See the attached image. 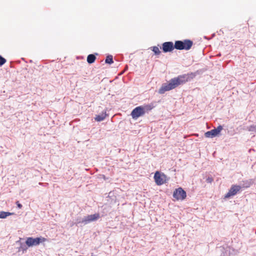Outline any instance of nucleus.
<instances>
[{"label": "nucleus", "mask_w": 256, "mask_h": 256, "mask_svg": "<svg viewBox=\"0 0 256 256\" xmlns=\"http://www.w3.org/2000/svg\"><path fill=\"white\" fill-rule=\"evenodd\" d=\"M193 74H188L180 75L178 76L172 78L168 83L163 84L158 90L160 94H164L166 92L190 80L193 78Z\"/></svg>", "instance_id": "obj_1"}, {"label": "nucleus", "mask_w": 256, "mask_h": 256, "mask_svg": "<svg viewBox=\"0 0 256 256\" xmlns=\"http://www.w3.org/2000/svg\"><path fill=\"white\" fill-rule=\"evenodd\" d=\"M242 243L236 242V240H232L220 248V256H234L239 252Z\"/></svg>", "instance_id": "obj_2"}, {"label": "nucleus", "mask_w": 256, "mask_h": 256, "mask_svg": "<svg viewBox=\"0 0 256 256\" xmlns=\"http://www.w3.org/2000/svg\"><path fill=\"white\" fill-rule=\"evenodd\" d=\"M153 107L150 104L144 106H139L134 108L131 112V116L134 120L144 116L146 112H148L152 109Z\"/></svg>", "instance_id": "obj_3"}, {"label": "nucleus", "mask_w": 256, "mask_h": 256, "mask_svg": "<svg viewBox=\"0 0 256 256\" xmlns=\"http://www.w3.org/2000/svg\"><path fill=\"white\" fill-rule=\"evenodd\" d=\"M242 191V186L238 184H232L228 189V192L223 196L224 200H228L236 196Z\"/></svg>", "instance_id": "obj_4"}, {"label": "nucleus", "mask_w": 256, "mask_h": 256, "mask_svg": "<svg viewBox=\"0 0 256 256\" xmlns=\"http://www.w3.org/2000/svg\"><path fill=\"white\" fill-rule=\"evenodd\" d=\"M16 244L19 246L16 248L18 252H21L22 254L26 253L30 248L26 237L25 238L20 237L18 240L16 242Z\"/></svg>", "instance_id": "obj_5"}, {"label": "nucleus", "mask_w": 256, "mask_h": 256, "mask_svg": "<svg viewBox=\"0 0 256 256\" xmlns=\"http://www.w3.org/2000/svg\"><path fill=\"white\" fill-rule=\"evenodd\" d=\"M26 238L27 240L30 248L38 246L40 244H42V242L47 240L46 238L42 236L35 238L33 236H29L26 237Z\"/></svg>", "instance_id": "obj_6"}, {"label": "nucleus", "mask_w": 256, "mask_h": 256, "mask_svg": "<svg viewBox=\"0 0 256 256\" xmlns=\"http://www.w3.org/2000/svg\"><path fill=\"white\" fill-rule=\"evenodd\" d=\"M193 42L190 40L184 41L176 40L175 42V48L178 50H189L192 46Z\"/></svg>", "instance_id": "obj_7"}, {"label": "nucleus", "mask_w": 256, "mask_h": 256, "mask_svg": "<svg viewBox=\"0 0 256 256\" xmlns=\"http://www.w3.org/2000/svg\"><path fill=\"white\" fill-rule=\"evenodd\" d=\"M187 196L186 192L182 187L176 188L173 192L172 196L176 200L182 201L184 200Z\"/></svg>", "instance_id": "obj_8"}, {"label": "nucleus", "mask_w": 256, "mask_h": 256, "mask_svg": "<svg viewBox=\"0 0 256 256\" xmlns=\"http://www.w3.org/2000/svg\"><path fill=\"white\" fill-rule=\"evenodd\" d=\"M166 176L163 172L156 171L154 176V179L157 186H161L166 182Z\"/></svg>", "instance_id": "obj_9"}, {"label": "nucleus", "mask_w": 256, "mask_h": 256, "mask_svg": "<svg viewBox=\"0 0 256 256\" xmlns=\"http://www.w3.org/2000/svg\"><path fill=\"white\" fill-rule=\"evenodd\" d=\"M100 218V214L99 213H95L92 214H88L84 217V222L85 225L90 224L92 222L96 221Z\"/></svg>", "instance_id": "obj_10"}, {"label": "nucleus", "mask_w": 256, "mask_h": 256, "mask_svg": "<svg viewBox=\"0 0 256 256\" xmlns=\"http://www.w3.org/2000/svg\"><path fill=\"white\" fill-rule=\"evenodd\" d=\"M223 129L222 126H218L216 128L213 129L210 131H208L204 134V136L206 138H213L220 134Z\"/></svg>", "instance_id": "obj_11"}, {"label": "nucleus", "mask_w": 256, "mask_h": 256, "mask_svg": "<svg viewBox=\"0 0 256 256\" xmlns=\"http://www.w3.org/2000/svg\"><path fill=\"white\" fill-rule=\"evenodd\" d=\"M175 48V44H174L172 42H164L162 44L163 52H171Z\"/></svg>", "instance_id": "obj_12"}, {"label": "nucleus", "mask_w": 256, "mask_h": 256, "mask_svg": "<svg viewBox=\"0 0 256 256\" xmlns=\"http://www.w3.org/2000/svg\"><path fill=\"white\" fill-rule=\"evenodd\" d=\"M254 182V179H249L248 180H242L240 186H242V188H250Z\"/></svg>", "instance_id": "obj_13"}, {"label": "nucleus", "mask_w": 256, "mask_h": 256, "mask_svg": "<svg viewBox=\"0 0 256 256\" xmlns=\"http://www.w3.org/2000/svg\"><path fill=\"white\" fill-rule=\"evenodd\" d=\"M84 218L78 216L74 219L75 226L78 227H82L85 226Z\"/></svg>", "instance_id": "obj_14"}, {"label": "nucleus", "mask_w": 256, "mask_h": 256, "mask_svg": "<svg viewBox=\"0 0 256 256\" xmlns=\"http://www.w3.org/2000/svg\"><path fill=\"white\" fill-rule=\"evenodd\" d=\"M14 213L10 212H9L0 211V218H6L8 216L14 214Z\"/></svg>", "instance_id": "obj_15"}, {"label": "nucleus", "mask_w": 256, "mask_h": 256, "mask_svg": "<svg viewBox=\"0 0 256 256\" xmlns=\"http://www.w3.org/2000/svg\"><path fill=\"white\" fill-rule=\"evenodd\" d=\"M106 112H105L100 115H96L94 119L97 122H100L106 118Z\"/></svg>", "instance_id": "obj_16"}, {"label": "nucleus", "mask_w": 256, "mask_h": 256, "mask_svg": "<svg viewBox=\"0 0 256 256\" xmlns=\"http://www.w3.org/2000/svg\"><path fill=\"white\" fill-rule=\"evenodd\" d=\"M96 57L94 54H89L87 57V62L88 64H92L94 62Z\"/></svg>", "instance_id": "obj_17"}, {"label": "nucleus", "mask_w": 256, "mask_h": 256, "mask_svg": "<svg viewBox=\"0 0 256 256\" xmlns=\"http://www.w3.org/2000/svg\"><path fill=\"white\" fill-rule=\"evenodd\" d=\"M106 63L108 64H112L114 62L113 61V57L112 55H108L106 56Z\"/></svg>", "instance_id": "obj_18"}, {"label": "nucleus", "mask_w": 256, "mask_h": 256, "mask_svg": "<svg viewBox=\"0 0 256 256\" xmlns=\"http://www.w3.org/2000/svg\"><path fill=\"white\" fill-rule=\"evenodd\" d=\"M152 50L154 52V54L156 55H159L161 53V52L158 46H154L152 48Z\"/></svg>", "instance_id": "obj_19"}, {"label": "nucleus", "mask_w": 256, "mask_h": 256, "mask_svg": "<svg viewBox=\"0 0 256 256\" xmlns=\"http://www.w3.org/2000/svg\"><path fill=\"white\" fill-rule=\"evenodd\" d=\"M213 181L214 178L210 174H208L206 176V182L207 183L211 184Z\"/></svg>", "instance_id": "obj_20"}, {"label": "nucleus", "mask_w": 256, "mask_h": 256, "mask_svg": "<svg viewBox=\"0 0 256 256\" xmlns=\"http://www.w3.org/2000/svg\"><path fill=\"white\" fill-rule=\"evenodd\" d=\"M6 62V59L0 56V66L3 65Z\"/></svg>", "instance_id": "obj_21"}, {"label": "nucleus", "mask_w": 256, "mask_h": 256, "mask_svg": "<svg viewBox=\"0 0 256 256\" xmlns=\"http://www.w3.org/2000/svg\"><path fill=\"white\" fill-rule=\"evenodd\" d=\"M16 204L18 208L20 209L22 207V205L18 201H16Z\"/></svg>", "instance_id": "obj_22"}, {"label": "nucleus", "mask_w": 256, "mask_h": 256, "mask_svg": "<svg viewBox=\"0 0 256 256\" xmlns=\"http://www.w3.org/2000/svg\"><path fill=\"white\" fill-rule=\"evenodd\" d=\"M131 164V163L129 162H126L125 165L122 164L124 168H129Z\"/></svg>", "instance_id": "obj_23"}, {"label": "nucleus", "mask_w": 256, "mask_h": 256, "mask_svg": "<svg viewBox=\"0 0 256 256\" xmlns=\"http://www.w3.org/2000/svg\"><path fill=\"white\" fill-rule=\"evenodd\" d=\"M102 177L104 180H107L108 179V178L106 177V176L104 174H102Z\"/></svg>", "instance_id": "obj_24"}, {"label": "nucleus", "mask_w": 256, "mask_h": 256, "mask_svg": "<svg viewBox=\"0 0 256 256\" xmlns=\"http://www.w3.org/2000/svg\"><path fill=\"white\" fill-rule=\"evenodd\" d=\"M75 226V224H74V222H72L70 224V226L71 227H72V226Z\"/></svg>", "instance_id": "obj_25"}, {"label": "nucleus", "mask_w": 256, "mask_h": 256, "mask_svg": "<svg viewBox=\"0 0 256 256\" xmlns=\"http://www.w3.org/2000/svg\"><path fill=\"white\" fill-rule=\"evenodd\" d=\"M177 164H178V163H177L176 162L175 166H176V167H177Z\"/></svg>", "instance_id": "obj_26"}, {"label": "nucleus", "mask_w": 256, "mask_h": 256, "mask_svg": "<svg viewBox=\"0 0 256 256\" xmlns=\"http://www.w3.org/2000/svg\"><path fill=\"white\" fill-rule=\"evenodd\" d=\"M255 164H256V163H255Z\"/></svg>", "instance_id": "obj_27"}]
</instances>
